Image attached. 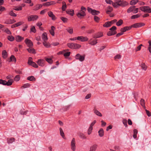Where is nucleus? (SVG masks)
Here are the masks:
<instances>
[{
  "mask_svg": "<svg viewBox=\"0 0 151 151\" xmlns=\"http://www.w3.org/2000/svg\"><path fill=\"white\" fill-rule=\"evenodd\" d=\"M73 49H78L81 47V45L78 44L77 43H74L73 45Z\"/></svg>",
  "mask_w": 151,
  "mask_h": 151,
  "instance_id": "nucleus-34",
  "label": "nucleus"
},
{
  "mask_svg": "<svg viewBox=\"0 0 151 151\" xmlns=\"http://www.w3.org/2000/svg\"><path fill=\"white\" fill-rule=\"evenodd\" d=\"M144 25V24L142 23H137L132 25L131 27H132L137 28L140 27Z\"/></svg>",
  "mask_w": 151,
  "mask_h": 151,
  "instance_id": "nucleus-12",
  "label": "nucleus"
},
{
  "mask_svg": "<svg viewBox=\"0 0 151 151\" xmlns=\"http://www.w3.org/2000/svg\"><path fill=\"white\" fill-rule=\"evenodd\" d=\"M60 19L64 23L67 22L68 20L67 18L62 17H61Z\"/></svg>",
  "mask_w": 151,
  "mask_h": 151,
  "instance_id": "nucleus-44",
  "label": "nucleus"
},
{
  "mask_svg": "<svg viewBox=\"0 0 151 151\" xmlns=\"http://www.w3.org/2000/svg\"><path fill=\"white\" fill-rule=\"evenodd\" d=\"M15 140V139L14 138H11L8 139L7 140V142L9 143H11L14 142Z\"/></svg>",
  "mask_w": 151,
  "mask_h": 151,
  "instance_id": "nucleus-42",
  "label": "nucleus"
},
{
  "mask_svg": "<svg viewBox=\"0 0 151 151\" xmlns=\"http://www.w3.org/2000/svg\"><path fill=\"white\" fill-rule=\"evenodd\" d=\"M74 45V43H68L67 44V46L69 48L73 49V45Z\"/></svg>",
  "mask_w": 151,
  "mask_h": 151,
  "instance_id": "nucleus-48",
  "label": "nucleus"
},
{
  "mask_svg": "<svg viewBox=\"0 0 151 151\" xmlns=\"http://www.w3.org/2000/svg\"><path fill=\"white\" fill-rule=\"evenodd\" d=\"M77 40H80L82 42L86 41L88 40V38L86 37H83L82 36H78L77 37Z\"/></svg>",
  "mask_w": 151,
  "mask_h": 151,
  "instance_id": "nucleus-8",
  "label": "nucleus"
},
{
  "mask_svg": "<svg viewBox=\"0 0 151 151\" xmlns=\"http://www.w3.org/2000/svg\"><path fill=\"white\" fill-rule=\"evenodd\" d=\"M30 86V84L29 83H26L24 84L22 86V87L23 88H25L27 87H29Z\"/></svg>",
  "mask_w": 151,
  "mask_h": 151,
  "instance_id": "nucleus-60",
  "label": "nucleus"
},
{
  "mask_svg": "<svg viewBox=\"0 0 151 151\" xmlns=\"http://www.w3.org/2000/svg\"><path fill=\"white\" fill-rule=\"evenodd\" d=\"M140 103L141 105L143 107H145V101L144 99H141L140 101Z\"/></svg>",
  "mask_w": 151,
  "mask_h": 151,
  "instance_id": "nucleus-47",
  "label": "nucleus"
},
{
  "mask_svg": "<svg viewBox=\"0 0 151 151\" xmlns=\"http://www.w3.org/2000/svg\"><path fill=\"white\" fill-rule=\"evenodd\" d=\"M2 55L4 58H6L7 57V52L6 50H4L2 51Z\"/></svg>",
  "mask_w": 151,
  "mask_h": 151,
  "instance_id": "nucleus-29",
  "label": "nucleus"
},
{
  "mask_svg": "<svg viewBox=\"0 0 151 151\" xmlns=\"http://www.w3.org/2000/svg\"><path fill=\"white\" fill-rule=\"evenodd\" d=\"M25 42L27 46L29 47H32L33 45V43L32 41L27 38H26L25 39Z\"/></svg>",
  "mask_w": 151,
  "mask_h": 151,
  "instance_id": "nucleus-9",
  "label": "nucleus"
},
{
  "mask_svg": "<svg viewBox=\"0 0 151 151\" xmlns=\"http://www.w3.org/2000/svg\"><path fill=\"white\" fill-rule=\"evenodd\" d=\"M111 24L110 22H106L104 25L103 26L105 27H110Z\"/></svg>",
  "mask_w": 151,
  "mask_h": 151,
  "instance_id": "nucleus-35",
  "label": "nucleus"
},
{
  "mask_svg": "<svg viewBox=\"0 0 151 151\" xmlns=\"http://www.w3.org/2000/svg\"><path fill=\"white\" fill-rule=\"evenodd\" d=\"M59 130L60 135L63 137V138H64L65 137V135L62 129L60 128L59 129Z\"/></svg>",
  "mask_w": 151,
  "mask_h": 151,
  "instance_id": "nucleus-40",
  "label": "nucleus"
},
{
  "mask_svg": "<svg viewBox=\"0 0 151 151\" xmlns=\"http://www.w3.org/2000/svg\"><path fill=\"white\" fill-rule=\"evenodd\" d=\"M141 16V14H137L134 15L132 16L131 17V19H134L136 18H137Z\"/></svg>",
  "mask_w": 151,
  "mask_h": 151,
  "instance_id": "nucleus-37",
  "label": "nucleus"
},
{
  "mask_svg": "<svg viewBox=\"0 0 151 151\" xmlns=\"http://www.w3.org/2000/svg\"><path fill=\"white\" fill-rule=\"evenodd\" d=\"M32 58L31 57H29L28 62L29 65H31L33 62L32 61Z\"/></svg>",
  "mask_w": 151,
  "mask_h": 151,
  "instance_id": "nucleus-53",
  "label": "nucleus"
},
{
  "mask_svg": "<svg viewBox=\"0 0 151 151\" xmlns=\"http://www.w3.org/2000/svg\"><path fill=\"white\" fill-rule=\"evenodd\" d=\"M139 0H132L130 2V4L131 5L136 4L139 1Z\"/></svg>",
  "mask_w": 151,
  "mask_h": 151,
  "instance_id": "nucleus-33",
  "label": "nucleus"
},
{
  "mask_svg": "<svg viewBox=\"0 0 151 151\" xmlns=\"http://www.w3.org/2000/svg\"><path fill=\"white\" fill-rule=\"evenodd\" d=\"M99 136L101 137H102L104 135V131L102 129H101L98 132Z\"/></svg>",
  "mask_w": 151,
  "mask_h": 151,
  "instance_id": "nucleus-38",
  "label": "nucleus"
},
{
  "mask_svg": "<svg viewBox=\"0 0 151 151\" xmlns=\"http://www.w3.org/2000/svg\"><path fill=\"white\" fill-rule=\"evenodd\" d=\"M48 14L49 17H51L52 20H55L56 19V18L55 15L52 12L50 11L48 12Z\"/></svg>",
  "mask_w": 151,
  "mask_h": 151,
  "instance_id": "nucleus-14",
  "label": "nucleus"
},
{
  "mask_svg": "<svg viewBox=\"0 0 151 151\" xmlns=\"http://www.w3.org/2000/svg\"><path fill=\"white\" fill-rule=\"evenodd\" d=\"M94 113L97 116H102V114L98 110H96L95 108H94L93 110Z\"/></svg>",
  "mask_w": 151,
  "mask_h": 151,
  "instance_id": "nucleus-25",
  "label": "nucleus"
},
{
  "mask_svg": "<svg viewBox=\"0 0 151 151\" xmlns=\"http://www.w3.org/2000/svg\"><path fill=\"white\" fill-rule=\"evenodd\" d=\"M135 6H131L129 7L127 10V12L129 13L132 12L134 13H136L138 12V8H135Z\"/></svg>",
  "mask_w": 151,
  "mask_h": 151,
  "instance_id": "nucleus-5",
  "label": "nucleus"
},
{
  "mask_svg": "<svg viewBox=\"0 0 151 151\" xmlns=\"http://www.w3.org/2000/svg\"><path fill=\"white\" fill-rule=\"evenodd\" d=\"M67 31L70 34H72L73 33V29L71 27H69L66 29Z\"/></svg>",
  "mask_w": 151,
  "mask_h": 151,
  "instance_id": "nucleus-26",
  "label": "nucleus"
},
{
  "mask_svg": "<svg viewBox=\"0 0 151 151\" xmlns=\"http://www.w3.org/2000/svg\"><path fill=\"white\" fill-rule=\"evenodd\" d=\"M71 149L73 151H75L76 148V140L74 138L72 139L71 142Z\"/></svg>",
  "mask_w": 151,
  "mask_h": 151,
  "instance_id": "nucleus-7",
  "label": "nucleus"
},
{
  "mask_svg": "<svg viewBox=\"0 0 151 151\" xmlns=\"http://www.w3.org/2000/svg\"><path fill=\"white\" fill-rule=\"evenodd\" d=\"M97 147L98 145L97 144L93 145L90 147L89 151H96Z\"/></svg>",
  "mask_w": 151,
  "mask_h": 151,
  "instance_id": "nucleus-16",
  "label": "nucleus"
},
{
  "mask_svg": "<svg viewBox=\"0 0 151 151\" xmlns=\"http://www.w3.org/2000/svg\"><path fill=\"white\" fill-rule=\"evenodd\" d=\"M10 60L12 61L15 62L16 61V58L14 56L12 55L10 57Z\"/></svg>",
  "mask_w": 151,
  "mask_h": 151,
  "instance_id": "nucleus-59",
  "label": "nucleus"
},
{
  "mask_svg": "<svg viewBox=\"0 0 151 151\" xmlns=\"http://www.w3.org/2000/svg\"><path fill=\"white\" fill-rule=\"evenodd\" d=\"M39 17L37 15H32L29 16L27 17V20L28 22L34 21L37 20Z\"/></svg>",
  "mask_w": 151,
  "mask_h": 151,
  "instance_id": "nucleus-3",
  "label": "nucleus"
},
{
  "mask_svg": "<svg viewBox=\"0 0 151 151\" xmlns=\"http://www.w3.org/2000/svg\"><path fill=\"white\" fill-rule=\"evenodd\" d=\"M93 129V127H89L88 131V134L90 135Z\"/></svg>",
  "mask_w": 151,
  "mask_h": 151,
  "instance_id": "nucleus-57",
  "label": "nucleus"
},
{
  "mask_svg": "<svg viewBox=\"0 0 151 151\" xmlns=\"http://www.w3.org/2000/svg\"><path fill=\"white\" fill-rule=\"evenodd\" d=\"M27 50L28 51L29 53L34 54H35V50L33 48H31L30 47H29V48L27 49Z\"/></svg>",
  "mask_w": 151,
  "mask_h": 151,
  "instance_id": "nucleus-30",
  "label": "nucleus"
},
{
  "mask_svg": "<svg viewBox=\"0 0 151 151\" xmlns=\"http://www.w3.org/2000/svg\"><path fill=\"white\" fill-rule=\"evenodd\" d=\"M123 23V20L122 19H120L116 23V25L117 26H120Z\"/></svg>",
  "mask_w": 151,
  "mask_h": 151,
  "instance_id": "nucleus-43",
  "label": "nucleus"
},
{
  "mask_svg": "<svg viewBox=\"0 0 151 151\" xmlns=\"http://www.w3.org/2000/svg\"><path fill=\"white\" fill-rule=\"evenodd\" d=\"M9 14L12 16L13 17H16L17 14L14 13L13 11H11L9 13Z\"/></svg>",
  "mask_w": 151,
  "mask_h": 151,
  "instance_id": "nucleus-46",
  "label": "nucleus"
},
{
  "mask_svg": "<svg viewBox=\"0 0 151 151\" xmlns=\"http://www.w3.org/2000/svg\"><path fill=\"white\" fill-rule=\"evenodd\" d=\"M67 14L70 15L71 16H73L74 14V11L73 9H68L66 11Z\"/></svg>",
  "mask_w": 151,
  "mask_h": 151,
  "instance_id": "nucleus-22",
  "label": "nucleus"
},
{
  "mask_svg": "<svg viewBox=\"0 0 151 151\" xmlns=\"http://www.w3.org/2000/svg\"><path fill=\"white\" fill-rule=\"evenodd\" d=\"M24 23L23 22H19L16 23L17 27L20 26Z\"/></svg>",
  "mask_w": 151,
  "mask_h": 151,
  "instance_id": "nucleus-61",
  "label": "nucleus"
},
{
  "mask_svg": "<svg viewBox=\"0 0 151 151\" xmlns=\"http://www.w3.org/2000/svg\"><path fill=\"white\" fill-rule=\"evenodd\" d=\"M112 5L114 7H118L119 6V1L115 3H114L113 2Z\"/></svg>",
  "mask_w": 151,
  "mask_h": 151,
  "instance_id": "nucleus-41",
  "label": "nucleus"
},
{
  "mask_svg": "<svg viewBox=\"0 0 151 151\" xmlns=\"http://www.w3.org/2000/svg\"><path fill=\"white\" fill-rule=\"evenodd\" d=\"M20 76L19 75H17L14 78V80L16 81H18L20 79Z\"/></svg>",
  "mask_w": 151,
  "mask_h": 151,
  "instance_id": "nucleus-50",
  "label": "nucleus"
},
{
  "mask_svg": "<svg viewBox=\"0 0 151 151\" xmlns=\"http://www.w3.org/2000/svg\"><path fill=\"white\" fill-rule=\"evenodd\" d=\"M86 11V9L83 6L81 8V10L76 14L77 16L79 18L81 19L86 16V14L85 12Z\"/></svg>",
  "mask_w": 151,
  "mask_h": 151,
  "instance_id": "nucleus-1",
  "label": "nucleus"
},
{
  "mask_svg": "<svg viewBox=\"0 0 151 151\" xmlns=\"http://www.w3.org/2000/svg\"><path fill=\"white\" fill-rule=\"evenodd\" d=\"M8 39L10 41H13L14 40V37L11 35H9L8 36Z\"/></svg>",
  "mask_w": 151,
  "mask_h": 151,
  "instance_id": "nucleus-45",
  "label": "nucleus"
},
{
  "mask_svg": "<svg viewBox=\"0 0 151 151\" xmlns=\"http://www.w3.org/2000/svg\"><path fill=\"white\" fill-rule=\"evenodd\" d=\"M141 67L142 68L145 70H146L147 68L146 66L144 63H142L141 64Z\"/></svg>",
  "mask_w": 151,
  "mask_h": 151,
  "instance_id": "nucleus-55",
  "label": "nucleus"
},
{
  "mask_svg": "<svg viewBox=\"0 0 151 151\" xmlns=\"http://www.w3.org/2000/svg\"><path fill=\"white\" fill-rule=\"evenodd\" d=\"M119 6L122 7H124L128 4V3L124 1H119Z\"/></svg>",
  "mask_w": 151,
  "mask_h": 151,
  "instance_id": "nucleus-10",
  "label": "nucleus"
},
{
  "mask_svg": "<svg viewBox=\"0 0 151 151\" xmlns=\"http://www.w3.org/2000/svg\"><path fill=\"white\" fill-rule=\"evenodd\" d=\"M133 137L134 138L136 139L137 137V135L138 133L137 130L136 129H134L133 130Z\"/></svg>",
  "mask_w": 151,
  "mask_h": 151,
  "instance_id": "nucleus-39",
  "label": "nucleus"
},
{
  "mask_svg": "<svg viewBox=\"0 0 151 151\" xmlns=\"http://www.w3.org/2000/svg\"><path fill=\"white\" fill-rule=\"evenodd\" d=\"M116 33V32L115 30H110L107 33V35L110 36L114 35Z\"/></svg>",
  "mask_w": 151,
  "mask_h": 151,
  "instance_id": "nucleus-24",
  "label": "nucleus"
},
{
  "mask_svg": "<svg viewBox=\"0 0 151 151\" xmlns=\"http://www.w3.org/2000/svg\"><path fill=\"white\" fill-rule=\"evenodd\" d=\"M22 6H15L14 9L16 11H19L22 10Z\"/></svg>",
  "mask_w": 151,
  "mask_h": 151,
  "instance_id": "nucleus-51",
  "label": "nucleus"
},
{
  "mask_svg": "<svg viewBox=\"0 0 151 151\" xmlns=\"http://www.w3.org/2000/svg\"><path fill=\"white\" fill-rule=\"evenodd\" d=\"M24 39L23 37L19 35H17L16 37L15 40L17 42H21Z\"/></svg>",
  "mask_w": 151,
  "mask_h": 151,
  "instance_id": "nucleus-19",
  "label": "nucleus"
},
{
  "mask_svg": "<svg viewBox=\"0 0 151 151\" xmlns=\"http://www.w3.org/2000/svg\"><path fill=\"white\" fill-rule=\"evenodd\" d=\"M4 32H6L7 34L9 35H11V32L8 29L6 28L4 29Z\"/></svg>",
  "mask_w": 151,
  "mask_h": 151,
  "instance_id": "nucleus-54",
  "label": "nucleus"
},
{
  "mask_svg": "<svg viewBox=\"0 0 151 151\" xmlns=\"http://www.w3.org/2000/svg\"><path fill=\"white\" fill-rule=\"evenodd\" d=\"M16 21L14 19H6L4 23V24H13L15 22H16Z\"/></svg>",
  "mask_w": 151,
  "mask_h": 151,
  "instance_id": "nucleus-13",
  "label": "nucleus"
},
{
  "mask_svg": "<svg viewBox=\"0 0 151 151\" xmlns=\"http://www.w3.org/2000/svg\"><path fill=\"white\" fill-rule=\"evenodd\" d=\"M27 79L28 80L30 81L35 80V78L33 76H29L28 77H27Z\"/></svg>",
  "mask_w": 151,
  "mask_h": 151,
  "instance_id": "nucleus-49",
  "label": "nucleus"
},
{
  "mask_svg": "<svg viewBox=\"0 0 151 151\" xmlns=\"http://www.w3.org/2000/svg\"><path fill=\"white\" fill-rule=\"evenodd\" d=\"M97 43V40H93L92 39H90L88 41V43L92 45H94L96 44Z\"/></svg>",
  "mask_w": 151,
  "mask_h": 151,
  "instance_id": "nucleus-15",
  "label": "nucleus"
},
{
  "mask_svg": "<svg viewBox=\"0 0 151 151\" xmlns=\"http://www.w3.org/2000/svg\"><path fill=\"white\" fill-rule=\"evenodd\" d=\"M31 66L35 68H37L38 67V65H37L34 62L32 63Z\"/></svg>",
  "mask_w": 151,
  "mask_h": 151,
  "instance_id": "nucleus-64",
  "label": "nucleus"
},
{
  "mask_svg": "<svg viewBox=\"0 0 151 151\" xmlns=\"http://www.w3.org/2000/svg\"><path fill=\"white\" fill-rule=\"evenodd\" d=\"M122 122L123 124H124L125 127H127V120L126 119H123V120Z\"/></svg>",
  "mask_w": 151,
  "mask_h": 151,
  "instance_id": "nucleus-62",
  "label": "nucleus"
},
{
  "mask_svg": "<svg viewBox=\"0 0 151 151\" xmlns=\"http://www.w3.org/2000/svg\"><path fill=\"white\" fill-rule=\"evenodd\" d=\"M42 7V5L41 4H38L36 5L34 7L33 10L36 11L40 9Z\"/></svg>",
  "mask_w": 151,
  "mask_h": 151,
  "instance_id": "nucleus-23",
  "label": "nucleus"
},
{
  "mask_svg": "<svg viewBox=\"0 0 151 151\" xmlns=\"http://www.w3.org/2000/svg\"><path fill=\"white\" fill-rule=\"evenodd\" d=\"M70 52H66L64 54V56L65 57H68L70 55Z\"/></svg>",
  "mask_w": 151,
  "mask_h": 151,
  "instance_id": "nucleus-63",
  "label": "nucleus"
},
{
  "mask_svg": "<svg viewBox=\"0 0 151 151\" xmlns=\"http://www.w3.org/2000/svg\"><path fill=\"white\" fill-rule=\"evenodd\" d=\"M131 27H125L121 29L120 31L121 32H124L127 30H128L131 29Z\"/></svg>",
  "mask_w": 151,
  "mask_h": 151,
  "instance_id": "nucleus-18",
  "label": "nucleus"
},
{
  "mask_svg": "<svg viewBox=\"0 0 151 151\" xmlns=\"http://www.w3.org/2000/svg\"><path fill=\"white\" fill-rule=\"evenodd\" d=\"M30 27L31 28L30 32H33L35 33L36 32V29L34 26H31Z\"/></svg>",
  "mask_w": 151,
  "mask_h": 151,
  "instance_id": "nucleus-32",
  "label": "nucleus"
},
{
  "mask_svg": "<svg viewBox=\"0 0 151 151\" xmlns=\"http://www.w3.org/2000/svg\"><path fill=\"white\" fill-rule=\"evenodd\" d=\"M103 33L101 32H99L96 34L94 35L93 36V37L94 38H98L103 36Z\"/></svg>",
  "mask_w": 151,
  "mask_h": 151,
  "instance_id": "nucleus-17",
  "label": "nucleus"
},
{
  "mask_svg": "<svg viewBox=\"0 0 151 151\" xmlns=\"http://www.w3.org/2000/svg\"><path fill=\"white\" fill-rule=\"evenodd\" d=\"M6 81L5 80H3L1 79H0V84L4 85H6Z\"/></svg>",
  "mask_w": 151,
  "mask_h": 151,
  "instance_id": "nucleus-56",
  "label": "nucleus"
},
{
  "mask_svg": "<svg viewBox=\"0 0 151 151\" xmlns=\"http://www.w3.org/2000/svg\"><path fill=\"white\" fill-rule=\"evenodd\" d=\"M85 55L81 56L79 54H77L75 56V58L81 62L83 61L85 59Z\"/></svg>",
  "mask_w": 151,
  "mask_h": 151,
  "instance_id": "nucleus-6",
  "label": "nucleus"
},
{
  "mask_svg": "<svg viewBox=\"0 0 151 151\" xmlns=\"http://www.w3.org/2000/svg\"><path fill=\"white\" fill-rule=\"evenodd\" d=\"M87 9L88 12L91 13L93 15H98L100 13L99 11L93 9L89 7H88Z\"/></svg>",
  "mask_w": 151,
  "mask_h": 151,
  "instance_id": "nucleus-2",
  "label": "nucleus"
},
{
  "mask_svg": "<svg viewBox=\"0 0 151 151\" xmlns=\"http://www.w3.org/2000/svg\"><path fill=\"white\" fill-rule=\"evenodd\" d=\"M78 135L79 137L83 139H86V137L85 136L84 134L82 133H80L78 134Z\"/></svg>",
  "mask_w": 151,
  "mask_h": 151,
  "instance_id": "nucleus-36",
  "label": "nucleus"
},
{
  "mask_svg": "<svg viewBox=\"0 0 151 151\" xmlns=\"http://www.w3.org/2000/svg\"><path fill=\"white\" fill-rule=\"evenodd\" d=\"M112 7L110 6H109L107 7V8L106 10V12L107 14H109V12H111L112 11Z\"/></svg>",
  "mask_w": 151,
  "mask_h": 151,
  "instance_id": "nucleus-27",
  "label": "nucleus"
},
{
  "mask_svg": "<svg viewBox=\"0 0 151 151\" xmlns=\"http://www.w3.org/2000/svg\"><path fill=\"white\" fill-rule=\"evenodd\" d=\"M45 59L46 61L50 64H51L52 63V60L51 58H46Z\"/></svg>",
  "mask_w": 151,
  "mask_h": 151,
  "instance_id": "nucleus-52",
  "label": "nucleus"
},
{
  "mask_svg": "<svg viewBox=\"0 0 151 151\" xmlns=\"http://www.w3.org/2000/svg\"><path fill=\"white\" fill-rule=\"evenodd\" d=\"M94 19L95 21L97 22H99L100 19V18L99 17L96 16H94Z\"/></svg>",
  "mask_w": 151,
  "mask_h": 151,
  "instance_id": "nucleus-58",
  "label": "nucleus"
},
{
  "mask_svg": "<svg viewBox=\"0 0 151 151\" xmlns=\"http://www.w3.org/2000/svg\"><path fill=\"white\" fill-rule=\"evenodd\" d=\"M44 45L47 48H49L50 46V44L47 42L46 41H43L42 42Z\"/></svg>",
  "mask_w": 151,
  "mask_h": 151,
  "instance_id": "nucleus-31",
  "label": "nucleus"
},
{
  "mask_svg": "<svg viewBox=\"0 0 151 151\" xmlns=\"http://www.w3.org/2000/svg\"><path fill=\"white\" fill-rule=\"evenodd\" d=\"M140 9L145 12L151 13V9L149 6H144L140 7Z\"/></svg>",
  "mask_w": 151,
  "mask_h": 151,
  "instance_id": "nucleus-4",
  "label": "nucleus"
},
{
  "mask_svg": "<svg viewBox=\"0 0 151 151\" xmlns=\"http://www.w3.org/2000/svg\"><path fill=\"white\" fill-rule=\"evenodd\" d=\"M37 64L40 66L43 67L45 65V61L43 59H39L36 62Z\"/></svg>",
  "mask_w": 151,
  "mask_h": 151,
  "instance_id": "nucleus-11",
  "label": "nucleus"
},
{
  "mask_svg": "<svg viewBox=\"0 0 151 151\" xmlns=\"http://www.w3.org/2000/svg\"><path fill=\"white\" fill-rule=\"evenodd\" d=\"M42 37L44 41H46L47 40L48 38L47 33L45 32L43 33L42 35Z\"/></svg>",
  "mask_w": 151,
  "mask_h": 151,
  "instance_id": "nucleus-20",
  "label": "nucleus"
},
{
  "mask_svg": "<svg viewBox=\"0 0 151 151\" xmlns=\"http://www.w3.org/2000/svg\"><path fill=\"white\" fill-rule=\"evenodd\" d=\"M55 29V27L54 26H52L51 27V29L49 31L50 33L52 36L55 35L54 31Z\"/></svg>",
  "mask_w": 151,
  "mask_h": 151,
  "instance_id": "nucleus-21",
  "label": "nucleus"
},
{
  "mask_svg": "<svg viewBox=\"0 0 151 151\" xmlns=\"http://www.w3.org/2000/svg\"><path fill=\"white\" fill-rule=\"evenodd\" d=\"M13 82V79H10L7 82L6 81V85H7V86H11V85H12Z\"/></svg>",
  "mask_w": 151,
  "mask_h": 151,
  "instance_id": "nucleus-28",
  "label": "nucleus"
}]
</instances>
